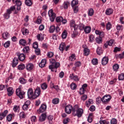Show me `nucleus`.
<instances>
[{
  "instance_id": "nucleus-1",
  "label": "nucleus",
  "mask_w": 124,
  "mask_h": 124,
  "mask_svg": "<svg viewBox=\"0 0 124 124\" xmlns=\"http://www.w3.org/2000/svg\"><path fill=\"white\" fill-rule=\"evenodd\" d=\"M83 109L79 108L78 105H75L74 106V108L73 109V115L75 117L77 116L78 118H81L82 115H83Z\"/></svg>"
},
{
  "instance_id": "nucleus-2",
  "label": "nucleus",
  "mask_w": 124,
  "mask_h": 124,
  "mask_svg": "<svg viewBox=\"0 0 124 124\" xmlns=\"http://www.w3.org/2000/svg\"><path fill=\"white\" fill-rule=\"evenodd\" d=\"M16 9L15 6H11L9 9H7L6 13L3 15V17L6 20H8L10 18V14L12 13V11H14Z\"/></svg>"
},
{
  "instance_id": "nucleus-3",
  "label": "nucleus",
  "mask_w": 124,
  "mask_h": 124,
  "mask_svg": "<svg viewBox=\"0 0 124 124\" xmlns=\"http://www.w3.org/2000/svg\"><path fill=\"white\" fill-rule=\"evenodd\" d=\"M16 95L20 98V99H23L25 98V95L26 94V92L22 90L21 87H19L16 90Z\"/></svg>"
},
{
  "instance_id": "nucleus-4",
  "label": "nucleus",
  "mask_w": 124,
  "mask_h": 124,
  "mask_svg": "<svg viewBox=\"0 0 124 124\" xmlns=\"http://www.w3.org/2000/svg\"><path fill=\"white\" fill-rule=\"evenodd\" d=\"M111 99H112V96L110 94H106L102 98L101 101L104 104H106V103H108Z\"/></svg>"
},
{
  "instance_id": "nucleus-5",
  "label": "nucleus",
  "mask_w": 124,
  "mask_h": 124,
  "mask_svg": "<svg viewBox=\"0 0 124 124\" xmlns=\"http://www.w3.org/2000/svg\"><path fill=\"white\" fill-rule=\"evenodd\" d=\"M48 14L51 22H54V21H55V19H56V17H57V16L56 15V14L54 13L53 10H49Z\"/></svg>"
},
{
  "instance_id": "nucleus-6",
  "label": "nucleus",
  "mask_w": 124,
  "mask_h": 124,
  "mask_svg": "<svg viewBox=\"0 0 124 124\" xmlns=\"http://www.w3.org/2000/svg\"><path fill=\"white\" fill-rule=\"evenodd\" d=\"M74 108V106L73 107L72 105H68L65 107V112L66 114H71V112H72V115H73V108Z\"/></svg>"
},
{
  "instance_id": "nucleus-7",
  "label": "nucleus",
  "mask_w": 124,
  "mask_h": 124,
  "mask_svg": "<svg viewBox=\"0 0 124 124\" xmlns=\"http://www.w3.org/2000/svg\"><path fill=\"white\" fill-rule=\"evenodd\" d=\"M27 95L29 98L31 99H34V93L32 88H29L28 90Z\"/></svg>"
},
{
  "instance_id": "nucleus-8",
  "label": "nucleus",
  "mask_w": 124,
  "mask_h": 124,
  "mask_svg": "<svg viewBox=\"0 0 124 124\" xmlns=\"http://www.w3.org/2000/svg\"><path fill=\"white\" fill-rule=\"evenodd\" d=\"M60 64L59 62H56L53 65H50L49 68L51 70L52 72L55 71V69H57L58 67H60Z\"/></svg>"
},
{
  "instance_id": "nucleus-9",
  "label": "nucleus",
  "mask_w": 124,
  "mask_h": 124,
  "mask_svg": "<svg viewBox=\"0 0 124 124\" xmlns=\"http://www.w3.org/2000/svg\"><path fill=\"white\" fill-rule=\"evenodd\" d=\"M56 22L57 23H62L63 25L66 24L67 20L66 18H63L62 16H58L56 17Z\"/></svg>"
},
{
  "instance_id": "nucleus-10",
  "label": "nucleus",
  "mask_w": 124,
  "mask_h": 124,
  "mask_svg": "<svg viewBox=\"0 0 124 124\" xmlns=\"http://www.w3.org/2000/svg\"><path fill=\"white\" fill-rule=\"evenodd\" d=\"M40 93H41L40 87H37L34 91V99H36V98H37L40 95Z\"/></svg>"
},
{
  "instance_id": "nucleus-11",
  "label": "nucleus",
  "mask_w": 124,
  "mask_h": 124,
  "mask_svg": "<svg viewBox=\"0 0 124 124\" xmlns=\"http://www.w3.org/2000/svg\"><path fill=\"white\" fill-rule=\"evenodd\" d=\"M61 30V29H60V27L57 26L56 27H55V26L52 25L50 26L49 28V32L53 33L55 31H56V32H59Z\"/></svg>"
},
{
  "instance_id": "nucleus-12",
  "label": "nucleus",
  "mask_w": 124,
  "mask_h": 124,
  "mask_svg": "<svg viewBox=\"0 0 124 124\" xmlns=\"http://www.w3.org/2000/svg\"><path fill=\"white\" fill-rule=\"evenodd\" d=\"M69 78L75 82H79V81H80V78L77 75H74V74H70Z\"/></svg>"
},
{
  "instance_id": "nucleus-13",
  "label": "nucleus",
  "mask_w": 124,
  "mask_h": 124,
  "mask_svg": "<svg viewBox=\"0 0 124 124\" xmlns=\"http://www.w3.org/2000/svg\"><path fill=\"white\" fill-rule=\"evenodd\" d=\"M13 2H15L16 5V10L20 11L21 10V6L22 5V2L20 0H13Z\"/></svg>"
},
{
  "instance_id": "nucleus-14",
  "label": "nucleus",
  "mask_w": 124,
  "mask_h": 124,
  "mask_svg": "<svg viewBox=\"0 0 124 124\" xmlns=\"http://www.w3.org/2000/svg\"><path fill=\"white\" fill-rule=\"evenodd\" d=\"M47 109V105L46 104H42L39 109L37 110L38 113H43V112H45L46 109Z\"/></svg>"
},
{
  "instance_id": "nucleus-15",
  "label": "nucleus",
  "mask_w": 124,
  "mask_h": 124,
  "mask_svg": "<svg viewBox=\"0 0 124 124\" xmlns=\"http://www.w3.org/2000/svg\"><path fill=\"white\" fill-rule=\"evenodd\" d=\"M18 62H19V59H18V58L15 57L14 58V59L13 60V62L12 63V67H16V66H17V65H18Z\"/></svg>"
},
{
  "instance_id": "nucleus-16",
  "label": "nucleus",
  "mask_w": 124,
  "mask_h": 124,
  "mask_svg": "<svg viewBox=\"0 0 124 124\" xmlns=\"http://www.w3.org/2000/svg\"><path fill=\"white\" fill-rule=\"evenodd\" d=\"M8 113V110H5L3 112L0 113V121H2L5 118L6 115Z\"/></svg>"
},
{
  "instance_id": "nucleus-17",
  "label": "nucleus",
  "mask_w": 124,
  "mask_h": 124,
  "mask_svg": "<svg viewBox=\"0 0 124 124\" xmlns=\"http://www.w3.org/2000/svg\"><path fill=\"white\" fill-rule=\"evenodd\" d=\"M8 96H11L14 93V90L12 87H8L7 89Z\"/></svg>"
},
{
  "instance_id": "nucleus-18",
  "label": "nucleus",
  "mask_w": 124,
  "mask_h": 124,
  "mask_svg": "<svg viewBox=\"0 0 124 124\" xmlns=\"http://www.w3.org/2000/svg\"><path fill=\"white\" fill-rule=\"evenodd\" d=\"M47 115H46V113H43L39 117V122H44L46 120V118Z\"/></svg>"
},
{
  "instance_id": "nucleus-19",
  "label": "nucleus",
  "mask_w": 124,
  "mask_h": 124,
  "mask_svg": "<svg viewBox=\"0 0 124 124\" xmlns=\"http://www.w3.org/2000/svg\"><path fill=\"white\" fill-rule=\"evenodd\" d=\"M109 58L107 57H104L102 60V64L103 65H106L108 63Z\"/></svg>"
},
{
  "instance_id": "nucleus-20",
  "label": "nucleus",
  "mask_w": 124,
  "mask_h": 124,
  "mask_svg": "<svg viewBox=\"0 0 124 124\" xmlns=\"http://www.w3.org/2000/svg\"><path fill=\"white\" fill-rule=\"evenodd\" d=\"M33 68V64L32 63H29L26 64V69L28 71H31V70H32Z\"/></svg>"
},
{
  "instance_id": "nucleus-21",
  "label": "nucleus",
  "mask_w": 124,
  "mask_h": 124,
  "mask_svg": "<svg viewBox=\"0 0 124 124\" xmlns=\"http://www.w3.org/2000/svg\"><path fill=\"white\" fill-rule=\"evenodd\" d=\"M95 33L97 35H99V37H101L102 38V37H104V32L102 31H100L99 30H96L95 31Z\"/></svg>"
},
{
  "instance_id": "nucleus-22",
  "label": "nucleus",
  "mask_w": 124,
  "mask_h": 124,
  "mask_svg": "<svg viewBox=\"0 0 124 124\" xmlns=\"http://www.w3.org/2000/svg\"><path fill=\"white\" fill-rule=\"evenodd\" d=\"M69 4L70 3L68 1H64L62 4V6L61 7V9H62V8H64V9H68Z\"/></svg>"
},
{
  "instance_id": "nucleus-23",
  "label": "nucleus",
  "mask_w": 124,
  "mask_h": 124,
  "mask_svg": "<svg viewBox=\"0 0 124 124\" xmlns=\"http://www.w3.org/2000/svg\"><path fill=\"white\" fill-rule=\"evenodd\" d=\"M17 56L20 62H24V61H25V59H26V56H25V54H24L23 53H21L18 54Z\"/></svg>"
},
{
  "instance_id": "nucleus-24",
  "label": "nucleus",
  "mask_w": 124,
  "mask_h": 124,
  "mask_svg": "<svg viewBox=\"0 0 124 124\" xmlns=\"http://www.w3.org/2000/svg\"><path fill=\"white\" fill-rule=\"evenodd\" d=\"M46 62H47L46 59H43L41 61V62L39 63V66H40V67L42 68L43 67H44V66H45V64H46Z\"/></svg>"
},
{
  "instance_id": "nucleus-25",
  "label": "nucleus",
  "mask_w": 124,
  "mask_h": 124,
  "mask_svg": "<svg viewBox=\"0 0 124 124\" xmlns=\"http://www.w3.org/2000/svg\"><path fill=\"white\" fill-rule=\"evenodd\" d=\"M22 51L24 54H29V53H30V46H25L23 48Z\"/></svg>"
},
{
  "instance_id": "nucleus-26",
  "label": "nucleus",
  "mask_w": 124,
  "mask_h": 124,
  "mask_svg": "<svg viewBox=\"0 0 124 124\" xmlns=\"http://www.w3.org/2000/svg\"><path fill=\"white\" fill-rule=\"evenodd\" d=\"M65 43H62L59 46V50L62 51V52H63V51L65 49Z\"/></svg>"
},
{
  "instance_id": "nucleus-27",
  "label": "nucleus",
  "mask_w": 124,
  "mask_h": 124,
  "mask_svg": "<svg viewBox=\"0 0 124 124\" xmlns=\"http://www.w3.org/2000/svg\"><path fill=\"white\" fill-rule=\"evenodd\" d=\"M19 45H22V46H26V45H27V40L21 39L19 40Z\"/></svg>"
},
{
  "instance_id": "nucleus-28",
  "label": "nucleus",
  "mask_w": 124,
  "mask_h": 124,
  "mask_svg": "<svg viewBox=\"0 0 124 124\" xmlns=\"http://www.w3.org/2000/svg\"><path fill=\"white\" fill-rule=\"evenodd\" d=\"M37 38L39 40V41H42V40H44V34L40 33L37 35Z\"/></svg>"
},
{
  "instance_id": "nucleus-29",
  "label": "nucleus",
  "mask_w": 124,
  "mask_h": 124,
  "mask_svg": "<svg viewBox=\"0 0 124 124\" xmlns=\"http://www.w3.org/2000/svg\"><path fill=\"white\" fill-rule=\"evenodd\" d=\"M93 113H89L87 121L89 123H92L93 122Z\"/></svg>"
},
{
  "instance_id": "nucleus-30",
  "label": "nucleus",
  "mask_w": 124,
  "mask_h": 124,
  "mask_svg": "<svg viewBox=\"0 0 124 124\" xmlns=\"http://www.w3.org/2000/svg\"><path fill=\"white\" fill-rule=\"evenodd\" d=\"M91 31H92V28L90 26H85V29H84V32L85 33H90L91 32Z\"/></svg>"
},
{
  "instance_id": "nucleus-31",
  "label": "nucleus",
  "mask_w": 124,
  "mask_h": 124,
  "mask_svg": "<svg viewBox=\"0 0 124 124\" xmlns=\"http://www.w3.org/2000/svg\"><path fill=\"white\" fill-rule=\"evenodd\" d=\"M54 119V116L53 115H49L46 117V120L48 121L49 124H53V119Z\"/></svg>"
},
{
  "instance_id": "nucleus-32",
  "label": "nucleus",
  "mask_w": 124,
  "mask_h": 124,
  "mask_svg": "<svg viewBox=\"0 0 124 124\" xmlns=\"http://www.w3.org/2000/svg\"><path fill=\"white\" fill-rule=\"evenodd\" d=\"M93 14H94V11L93 10V8H90L88 10V15L89 16H93Z\"/></svg>"
},
{
  "instance_id": "nucleus-33",
  "label": "nucleus",
  "mask_w": 124,
  "mask_h": 124,
  "mask_svg": "<svg viewBox=\"0 0 124 124\" xmlns=\"http://www.w3.org/2000/svg\"><path fill=\"white\" fill-rule=\"evenodd\" d=\"M21 31L22 32V34H23V35H28V34H29V30H28L26 28H23L22 30H21Z\"/></svg>"
},
{
  "instance_id": "nucleus-34",
  "label": "nucleus",
  "mask_w": 124,
  "mask_h": 124,
  "mask_svg": "<svg viewBox=\"0 0 124 124\" xmlns=\"http://www.w3.org/2000/svg\"><path fill=\"white\" fill-rule=\"evenodd\" d=\"M96 52H97V55H99V56L103 54V50H102V48H101V47L98 46L97 48Z\"/></svg>"
},
{
  "instance_id": "nucleus-35",
  "label": "nucleus",
  "mask_w": 124,
  "mask_h": 124,
  "mask_svg": "<svg viewBox=\"0 0 124 124\" xmlns=\"http://www.w3.org/2000/svg\"><path fill=\"white\" fill-rule=\"evenodd\" d=\"M105 13L106 15H111V14H113V9L108 8L106 9Z\"/></svg>"
},
{
  "instance_id": "nucleus-36",
  "label": "nucleus",
  "mask_w": 124,
  "mask_h": 124,
  "mask_svg": "<svg viewBox=\"0 0 124 124\" xmlns=\"http://www.w3.org/2000/svg\"><path fill=\"white\" fill-rule=\"evenodd\" d=\"M113 70L115 71V72H117L118 70H119V68H120V65L119 64H115L112 66Z\"/></svg>"
},
{
  "instance_id": "nucleus-37",
  "label": "nucleus",
  "mask_w": 124,
  "mask_h": 124,
  "mask_svg": "<svg viewBox=\"0 0 124 124\" xmlns=\"http://www.w3.org/2000/svg\"><path fill=\"white\" fill-rule=\"evenodd\" d=\"M62 37L63 39H65L67 37V31L64 30L62 34Z\"/></svg>"
},
{
  "instance_id": "nucleus-38",
  "label": "nucleus",
  "mask_w": 124,
  "mask_h": 124,
  "mask_svg": "<svg viewBox=\"0 0 124 124\" xmlns=\"http://www.w3.org/2000/svg\"><path fill=\"white\" fill-rule=\"evenodd\" d=\"M13 110L15 113H19L20 112V107L19 106H14Z\"/></svg>"
},
{
  "instance_id": "nucleus-39",
  "label": "nucleus",
  "mask_w": 124,
  "mask_h": 124,
  "mask_svg": "<svg viewBox=\"0 0 124 124\" xmlns=\"http://www.w3.org/2000/svg\"><path fill=\"white\" fill-rule=\"evenodd\" d=\"M85 27L86 26H85L83 23H80L78 25V29H79L80 31H84Z\"/></svg>"
},
{
  "instance_id": "nucleus-40",
  "label": "nucleus",
  "mask_w": 124,
  "mask_h": 124,
  "mask_svg": "<svg viewBox=\"0 0 124 124\" xmlns=\"http://www.w3.org/2000/svg\"><path fill=\"white\" fill-rule=\"evenodd\" d=\"M78 2H79V1H78V0H73L71 3V5L72 7H74L75 5H77Z\"/></svg>"
},
{
  "instance_id": "nucleus-41",
  "label": "nucleus",
  "mask_w": 124,
  "mask_h": 124,
  "mask_svg": "<svg viewBox=\"0 0 124 124\" xmlns=\"http://www.w3.org/2000/svg\"><path fill=\"white\" fill-rule=\"evenodd\" d=\"M10 34L8 32H5L3 33L2 34V37L4 38V39H7L8 37H9V36Z\"/></svg>"
},
{
  "instance_id": "nucleus-42",
  "label": "nucleus",
  "mask_w": 124,
  "mask_h": 124,
  "mask_svg": "<svg viewBox=\"0 0 124 124\" xmlns=\"http://www.w3.org/2000/svg\"><path fill=\"white\" fill-rule=\"evenodd\" d=\"M83 51L84 56H89L90 55V50L88 48H84Z\"/></svg>"
},
{
  "instance_id": "nucleus-43",
  "label": "nucleus",
  "mask_w": 124,
  "mask_h": 124,
  "mask_svg": "<svg viewBox=\"0 0 124 124\" xmlns=\"http://www.w3.org/2000/svg\"><path fill=\"white\" fill-rule=\"evenodd\" d=\"M75 56V54H72L71 56H70L69 58V61H70V62H73V61H75L76 60Z\"/></svg>"
},
{
  "instance_id": "nucleus-44",
  "label": "nucleus",
  "mask_w": 124,
  "mask_h": 124,
  "mask_svg": "<svg viewBox=\"0 0 124 124\" xmlns=\"http://www.w3.org/2000/svg\"><path fill=\"white\" fill-rule=\"evenodd\" d=\"M25 67H26V66H25V64H20L18 66L17 69L19 70H24V69H25Z\"/></svg>"
},
{
  "instance_id": "nucleus-45",
  "label": "nucleus",
  "mask_w": 124,
  "mask_h": 124,
  "mask_svg": "<svg viewBox=\"0 0 124 124\" xmlns=\"http://www.w3.org/2000/svg\"><path fill=\"white\" fill-rule=\"evenodd\" d=\"M20 119H25L27 117V115L24 112H21L19 114Z\"/></svg>"
},
{
  "instance_id": "nucleus-46",
  "label": "nucleus",
  "mask_w": 124,
  "mask_h": 124,
  "mask_svg": "<svg viewBox=\"0 0 124 124\" xmlns=\"http://www.w3.org/2000/svg\"><path fill=\"white\" fill-rule=\"evenodd\" d=\"M25 4L27 5V6H31V4H32V2H31V0H25Z\"/></svg>"
},
{
  "instance_id": "nucleus-47",
  "label": "nucleus",
  "mask_w": 124,
  "mask_h": 124,
  "mask_svg": "<svg viewBox=\"0 0 124 124\" xmlns=\"http://www.w3.org/2000/svg\"><path fill=\"white\" fill-rule=\"evenodd\" d=\"M19 82H20V84L24 85V84H26V83H27V80L26 79H25L23 78H19Z\"/></svg>"
},
{
  "instance_id": "nucleus-48",
  "label": "nucleus",
  "mask_w": 124,
  "mask_h": 124,
  "mask_svg": "<svg viewBox=\"0 0 124 124\" xmlns=\"http://www.w3.org/2000/svg\"><path fill=\"white\" fill-rule=\"evenodd\" d=\"M59 102H60V99L58 98H54L52 100L53 104H54V105L59 104Z\"/></svg>"
},
{
  "instance_id": "nucleus-49",
  "label": "nucleus",
  "mask_w": 124,
  "mask_h": 124,
  "mask_svg": "<svg viewBox=\"0 0 124 124\" xmlns=\"http://www.w3.org/2000/svg\"><path fill=\"white\" fill-rule=\"evenodd\" d=\"M115 58H116V59H120V60H123V59H124V57L122 53V54H116L115 55Z\"/></svg>"
},
{
  "instance_id": "nucleus-50",
  "label": "nucleus",
  "mask_w": 124,
  "mask_h": 124,
  "mask_svg": "<svg viewBox=\"0 0 124 124\" xmlns=\"http://www.w3.org/2000/svg\"><path fill=\"white\" fill-rule=\"evenodd\" d=\"M46 56L49 58H53L54 57V52L49 51L47 53Z\"/></svg>"
},
{
  "instance_id": "nucleus-51",
  "label": "nucleus",
  "mask_w": 124,
  "mask_h": 124,
  "mask_svg": "<svg viewBox=\"0 0 124 124\" xmlns=\"http://www.w3.org/2000/svg\"><path fill=\"white\" fill-rule=\"evenodd\" d=\"M94 41V36L93 34L89 36V42L93 43Z\"/></svg>"
},
{
  "instance_id": "nucleus-52",
  "label": "nucleus",
  "mask_w": 124,
  "mask_h": 124,
  "mask_svg": "<svg viewBox=\"0 0 124 124\" xmlns=\"http://www.w3.org/2000/svg\"><path fill=\"white\" fill-rule=\"evenodd\" d=\"M96 42L98 44H100L102 42V38L100 37H97L96 38Z\"/></svg>"
},
{
  "instance_id": "nucleus-53",
  "label": "nucleus",
  "mask_w": 124,
  "mask_h": 124,
  "mask_svg": "<svg viewBox=\"0 0 124 124\" xmlns=\"http://www.w3.org/2000/svg\"><path fill=\"white\" fill-rule=\"evenodd\" d=\"M10 41H7L3 44L4 47H5V48H8L9 46H10Z\"/></svg>"
},
{
  "instance_id": "nucleus-54",
  "label": "nucleus",
  "mask_w": 124,
  "mask_h": 124,
  "mask_svg": "<svg viewBox=\"0 0 124 124\" xmlns=\"http://www.w3.org/2000/svg\"><path fill=\"white\" fill-rule=\"evenodd\" d=\"M70 88L71 90H76V88H77V85L75 83H72L70 85Z\"/></svg>"
},
{
  "instance_id": "nucleus-55",
  "label": "nucleus",
  "mask_w": 124,
  "mask_h": 124,
  "mask_svg": "<svg viewBox=\"0 0 124 124\" xmlns=\"http://www.w3.org/2000/svg\"><path fill=\"white\" fill-rule=\"evenodd\" d=\"M118 124V120L116 118H112L110 120V124Z\"/></svg>"
},
{
  "instance_id": "nucleus-56",
  "label": "nucleus",
  "mask_w": 124,
  "mask_h": 124,
  "mask_svg": "<svg viewBox=\"0 0 124 124\" xmlns=\"http://www.w3.org/2000/svg\"><path fill=\"white\" fill-rule=\"evenodd\" d=\"M111 28H112V25H111V22H108L106 25V29L108 31L111 30Z\"/></svg>"
},
{
  "instance_id": "nucleus-57",
  "label": "nucleus",
  "mask_w": 124,
  "mask_h": 124,
  "mask_svg": "<svg viewBox=\"0 0 124 124\" xmlns=\"http://www.w3.org/2000/svg\"><path fill=\"white\" fill-rule=\"evenodd\" d=\"M92 63L94 65H97L98 64V60L97 59H93L92 61Z\"/></svg>"
},
{
  "instance_id": "nucleus-58",
  "label": "nucleus",
  "mask_w": 124,
  "mask_h": 124,
  "mask_svg": "<svg viewBox=\"0 0 124 124\" xmlns=\"http://www.w3.org/2000/svg\"><path fill=\"white\" fill-rule=\"evenodd\" d=\"M41 88L42 90H46L48 88V85L46 83H44L41 85Z\"/></svg>"
},
{
  "instance_id": "nucleus-59",
  "label": "nucleus",
  "mask_w": 124,
  "mask_h": 124,
  "mask_svg": "<svg viewBox=\"0 0 124 124\" xmlns=\"http://www.w3.org/2000/svg\"><path fill=\"white\" fill-rule=\"evenodd\" d=\"M13 116L12 114H9L6 118L7 121H8V122H11L12 121Z\"/></svg>"
},
{
  "instance_id": "nucleus-60",
  "label": "nucleus",
  "mask_w": 124,
  "mask_h": 124,
  "mask_svg": "<svg viewBox=\"0 0 124 124\" xmlns=\"http://www.w3.org/2000/svg\"><path fill=\"white\" fill-rule=\"evenodd\" d=\"M118 79L119 81L123 80L124 79V74L122 73L118 76Z\"/></svg>"
},
{
  "instance_id": "nucleus-61",
  "label": "nucleus",
  "mask_w": 124,
  "mask_h": 124,
  "mask_svg": "<svg viewBox=\"0 0 124 124\" xmlns=\"http://www.w3.org/2000/svg\"><path fill=\"white\" fill-rule=\"evenodd\" d=\"M81 64H82V63H81V62L79 61H77L75 63V66L77 68L80 67V66H81Z\"/></svg>"
},
{
  "instance_id": "nucleus-62",
  "label": "nucleus",
  "mask_w": 124,
  "mask_h": 124,
  "mask_svg": "<svg viewBox=\"0 0 124 124\" xmlns=\"http://www.w3.org/2000/svg\"><path fill=\"white\" fill-rule=\"evenodd\" d=\"M86 90H85L84 89L80 88L79 89V93L80 95L84 94L85 93V92H86Z\"/></svg>"
},
{
  "instance_id": "nucleus-63",
  "label": "nucleus",
  "mask_w": 124,
  "mask_h": 124,
  "mask_svg": "<svg viewBox=\"0 0 124 124\" xmlns=\"http://www.w3.org/2000/svg\"><path fill=\"white\" fill-rule=\"evenodd\" d=\"M31 121L32 123H35L37 121V119H36V116H33L31 117Z\"/></svg>"
},
{
  "instance_id": "nucleus-64",
  "label": "nucleus",
  "mask_w": 124,
  "mask_h": 124,
  "mask_svg": "<svg viewBox=\"0 0 124 124\" xmlns=\"http://www.w3.org/2000/svg\"><path fill=\"white\" fill-rule=\"evenodd\" d=\"M70 25L71 26V28H72L73 27H74L75 24V21L74 20L72 19L70 21Z\"/></svg>"
}]
</instances>
